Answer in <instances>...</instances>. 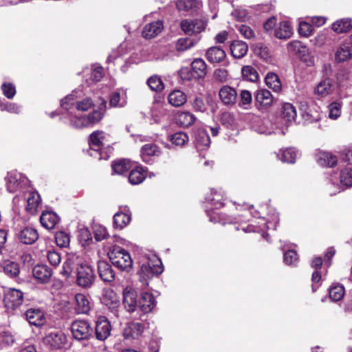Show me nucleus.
<instances>
[{
	"label": "nucleus",
	"mask_w": 352,
	"mask_h": 352,
	"mask_svg": "<svg viewBox=\"0 0 352 352\" xmlns=\"http://www.w3.org/2000/svg\"><path fill=\"white\" fill-rule=\"evenodd\" d=\"M163 272L161 260L155 255L143 263L140 271V283L141 289L148 286V281L154 276L160 274Z\"/></svg>",
	"instance_id": "obj_1"
},
{
	"label": "nucleus",
	"mask_w": 352,
	"mask_h": 352,
	"mask_svg": "<svg viewBox=\"0 0 352 352\" xmlns=\"http://www.w3.org/2000/svg\"><path fill=\"white\" fill-rule=\"evenodd\" d=\"M108 256L112 264L122 271L129 272L133 261L129 253L120 246L112 247L108 252Z\"/></svg>",
	"instance_id": "obj_2"
},
{
	"label": "nucleus",
	"mask_w": 352,
	"mask_h": 352,
	"mask_svg": "<svg viewBox=\"0 0 352 352\" xmlns=\"http://www.w3.org/2000/svg\"><path fill=\"white\" fill-rule=\"evenodd\" d=\"M94 106L90 98H85L77 100V96L73 93L61 100V107L68 111L69 114L74 113L75 110L86 111Z\"/></svg>",
	"instance_id": "obj_3"
},
{
	"label": "nucleus",
	"mask_w": 352,
	"mask_h": 352,
	"mask_svg": "<svg viewBox=\"0 0 352 352\" xmlns=\"http://www.w3.org/2000/svg\"><path fill=\"white\" fill-rule=\"evenodd\" d=\"M73 337L78 340H87L93 333V329L85 320H76L71 325Z\"/></svg>",
	"instance_id": "obj_4"
},
{
	"label": "nucleus",
	"mask_w": 352,
	"mask_h": 352,
	"mask_svg": "<svg viewBox=\"0 0 352 352\" xmlns=\"http://www.w3.org/2000/svg\"><path fill=\"white\" fill-rule=\"evenodd\" d=\"M207 21L203 19H184L181 21L180 27L182 31L188 35H196L204 32L206 28Z\"/></svg>",
	"instance_id": "obj_5"
},
{
	"label": "nucleus",
	"mask_w": 352,
	"mask_h": 352,
	"mask_svg": "<svg viewBox=\"0 0 352 352\" xmlns=\"http://www.w3.org/2000/svg\"><path fill=\"white\" fill-rule=\"evenodd\" d=\"M95 278L92 267L87 264H82L77 268V284L82 287H90Z\"/></svg>",
	"instance_id": "obj_6"
},
{
	"label": "nucleus",
	"mask_w": 352,
	"mask_h": 352,
	"mask_svg": "<svg viewBox=\"0 0 352 352\" xmlns=\"http://www.w3.org/2000/svg\"><path fill=\"white\" fill-rule=\"evenodd\" d=\"M107 135L102 131H96L93 132L89 136V144L90 149L93 151L90 153V155L93 157H98L102 158L100 151L104 144Z\"/></svg>",
	"instance_id": "obj_7"
},
{
	"label": "nucleus",
	"mask_w": 352,
	"mask_h": 352,
	"mask_svg": "<svg viewBox=\"0 0 352 352\" xmlns=\"http://www.w3.org/2000/svg\"><path fill=\"white\" fill-rule=\"evenodd\" d=\"M23 293L17 289L9 288L5 292L4 302L8 309H14L22 305Z\"/></svg>",
	"instance_id": "obj_8"
},
{
	"label": "nucleus",
	"mask_w": 352,
	"mask_h": 352,
	"mask_svg": "<svg viewBox=\"0 0 352 352\" xmlns=\"http://www.w3.org/2000/svg\"><path fill=\"white\" fill-rule=\"evenodd\" d=\"M66 342L67 338L61 331L52 332L43 338V343L52 349H61Z\"/></svg>",
	"instance_id": "obj_9"
},
{
	"label": "nucleus",
	"mask_w": 352,
	"mask_h": 352,
	"mask_svg": "<svg viewBox=\"0 0 352 352\" xmlns=\"http://www.w3.org/2000/svg\"><path fill=\"white\" fill-rule=\"evenodd\" d=\"M123 305L129 312H133L138 307L137 292L131 287L127 286L123 289Z\"/></svg>",
	"instance_id": "obj_10"
},
{
	"label": "nucleus",
	"mask_w": 352,
	"mask_h": 352,
	"mask_svg": "<svg viewBox=\"0 0 352 352\" xmlns=\"http://www.w3.org/2000/svg\"><path fill=\"white\" fill-rule=\"evenodd\" d=\"M352 58V41L346 40L340 45L335 52V60L342 63Z\"/></svg>",
	"instance_id": "obj_11"
},
{
	"label": "nucleus",
	"mask_w": 352,
	"mask_h": 352,
	"mask_svg": "<svg viewBox=\"0 0 352 352\" xmlns=\"http://www.w3.org/2000/svg\"><path fill=\"white\" fill-rule=\"evenodd\" d=\"M111 327L109 320L104 316L98 318L96 324V337L98 340H104L109 336Z\"/></svg>",
	"instance_id": "obj_12"
},
{
	"label": "nucleus",
	"mask_w": 352,
	"mask_h": 352,
	"mask_svg": "<svg viewBox=\"0 0 352 352\" xmlns=\"http://www.w3.org/2000/svg\"><path fill=\"white\" fill-rule=\"evenodd\" d=\"M101 302L112 311L116 310L120 305L119 296L111 289H107L104 290L101 298Z\"/></svg>",
	"instance_id": "obj_13"
},
{
	"label": "nucleus",
	"mask_w": 352,
	"mask_h": 352,
	"mask_svg": "<svg viewBox=\"0 0 352 352\" xmlns=\"http://www.w3.org/2000/svg\"><path fill=\"white\" fill-rule=\"evenodd\" d=\"M219 96L223 104L227 106L234 104L237 98L235 89L228 85H224L220 89Z\"/></svg>",
	"instance_id": "obj_14"
},
{
	"label": "nucleus",
	"mask_w": 352,
	"mask_h": 352,
	"mask_svg": "<svg viewBox=\"0 0 352 352\" xmlns=\"http://www.w3.org/2000/svg\"><path fill=\"white\" fill-rule=\"evenodd\" d=\"M155 302L156 301L152 294L144 292L138 301V308L142 313L147 314L153 309Z\"/></svg>",
	"instance_id": "obj_15"
},
{
	"label": "nucleus",
	"mask_w": 352,
	"mask_h": 352,
	"mask_svg": "<svg viewBox=\"0 0 352 352\" xmlns=\"http://www.w3.org/2000/svg\"><path fill=\"white\" fill-rule=\"evenodd\" d=\"M25 317L29 323L36 327L43 325L45 322L44 313L40 309H29L25 312Z\"/></svg>",
	"instance_id": "obj_16"
},
{
	"label": "nucleus",
	"mask_w": 352,
	"mask_h": 352,
	"mask_svg": "<svg viewBox=\"0 0 352 352\" xmlns=\"http://www.w3.org/2000/svg\"><path fill=\"white\" fill-rule=\"evenodd\" d=\"M34 277L42 283H48L52 276L50 267L45 265H37L32 270Z\"/></svg>",
	"instance_id": "obj_17"
},
{
	"label": "nucleus",
	"mask_w": 352,
	"mask_h": 352,
	"mask_svg": "<svg viewBox=\"0 0 352 352\" xmlns=\"http://www.w3.org/2000/svg\"><path fill=\"white\" fill-rule=\"evenodd\" d=\"M144 325L140 322H130L123 330V336L125 339L138 338L143 333Z\"/></svg>",
	"instance_id": "obj_18"
},
{
	"label": "nucleus",
	"mask_w": 352,
	"mask_h": 352,
	"mask_svg": "<svg viewBox=\"0 0 352 352\" xmlns=\"http://www.w3.org/2000/svg\"><path fill=\"white\" fill-rule=\"evenodd\" d=\"M98 271L100 278L104 282H111L115 278V273L107 261H100L98 263Z\"/></svg>",
	"instance_id": "obj_19"
},
{
	"label": "nucleus",
	"mask_w": 352,
	"mask_h": 352,
	"mask_svg": "<svg viewBox=\"0 0 352 352\" xmlns=\"http://www.w3.org/2000/svg\"><path fill=\"white\" fill-rule=\"evenodd\" d=\"M162 21L158 20L146 25L142 30V36L146 38H152L157 36L163 30Z\"/></svg>",
	"instance_id": "obj_20"
},
{
	"label": "nucleus",
	"mask_w": 352,
	"mask_h": 352,
	"mask_svg": "<svg viewBox=\"0 0 352 352\" xmlns=\"http://www.w3.org/2000/svg\"><path fill=\"white\" fill-rule=\"evenodd\" d=\"M226 56L224 50L217 46L210 47L206 53V59L212 64L221 63Z\"/></svg>",
	"instance_id": "obj_21"
},
{
	"label": "nucleus",
	"mask_w": 352,
	"mask_h": 352,
	"mask_svg": "<svg viewBox=\"0 0 352 352\" xmlns=\"http://www.w3.org/2000/svg\"><path fill=\"white\" fill-rule=\"evenodd\" d=\"M131 221V214L129 213L127 207L124 208L123 211H118L113 216V225L116 228L122 229Z\"/></svg>",
	"instance_id": "obj_22"
},
{
	"label": "nucleus",
	"mask_w": 352,
	"mask_h": 352,
	"mask_svg": "<svg viewBox=\"0 0 352 352\" xmlns=\"http://www.w3.org/2000/svg\"><path fill=\"white\" fill-rule=\"evenodd\" d=\"M160 150L158 146L152 143L144 144L141 148V157L146 163H149L153 156L160 155Z\"/></svg>",
	"instance_id": "obj_23"
},
{
	"label": "nucleus",
	"mask_w": 352,
	"mask_h": 352,
	"mask_svg": "<svg viewBox=\"0 0 352 352\" xmlns=\"http://www.w3.org/2000/svg\"><path fill=\"white\" fill-rule=\"evenodd\" d=\"M38 238L36 230L27 227L23 229L19 234V239L24 244H32Z\"/></svg>",
	"instance_id": "obj_24"
},
{
	"label": "nucleus",
	"mask_w": 352,
	"mask_h": 352,
	"mask_svg": "<svg viewBox=\"0 0 352 352\" xmlns=\"http://www.w3.org/2000/svg\"><path fill=\"white\" fill-rule=\"evenodd\" d=\"M176 123L182 127H188L195 121V116L188 111H178L175 117Z\"/></svg>",
	"instance_id": "obj_25"
},
{
	"label": "nucleus",
	"mask_w": 352,
	"mask_h": 352,
	"mask_svg": "<svg viewBox=\"0 0 352 352\" xmlns=\"http://www.w3.org/2000/svg\"><path fill=\"white\" fill-rule=\"evenodd\" d=\"M333 91V82L330 78L321 80L314 88V94L320 97H324Z\"/></svg>",
	"instance_id": "obj_26"
},
{
	"label": "nucleus",
	"mask_w": 352,
	"mask_h": 352,
	"mask_svg": "<svg viewBox=\"0 0 352 352\" xmlns=\"http://www.w3.org/2000/svg\"><path fill=\"white\" fill-rule=\"evenodd\" d=\"M58 221V217L53 212H44L40 217L41 223L47 230L53 229Z\"/></svg>",
	"instance_id": "obj_27"
},
{
	"label": "nucleus",
	"mask_w": 352,
	"mask_h": 352,
	"mask_svg": "<svg viewBox=\"0 0 352 352\" xmlns=\"http://www.w3.org/2000/svg\"><path fill=\"white\" fill-rule=\"evenodd\" d=\"M289 45L296 48H298V51L300 54V59L307 66L311 67L314 65V58L309 54V50L305 46H302L298 41L291 42Z\"/></svg>",
	"instance_id": "obj_28"
},
{
	"label": "nucleus",
	"mask_w": 352,
	"mask_h": 352,
	"mask_svg": "<svg viewBox=\"0 0 352 352\" xmlns=\"http://www.w3.org/2000/svg\"><path fill=\"white\" fill-rule=\"evenodd\" d=\"M331 29L337 34H342L349 32L352 29V19L344 18L335 21Z\"/></svg>",
	"instance_id": "obj_29"
},
{
	"label": "nucleus",
	"mask_w": 352,
	"mask_h": 352,
	"mask_svg": "<svg viewBox=\"0 0 352 352\" xmlns=\"http://www.w3.org/2000/svg\"><path fill=\"white\" fill-rule=\"evenodd\" d=\"M75 300V309L78 314H87L90 310L91 306L89 300L85 294H76Z\"/></svg>",
	"instance_id": "obj_30"
},
{
	"label": "nucleus",
	"mask_w": 352,
	"mask_h": 352,
	"mask_svg": "<svg viewBox=\"0 0 352 352\" xmlns=\"http://www.w3.org/2000/svg\"><path fill=\"white\" fill-rule=\"evenodd\" d=\"M248 45L241 41H233L230 45L231 54L235 58H243L248 52Z\"/></svg>",
	"instance_id": "obj_31"
},
{
	"label": "nucleus",
	"mask_w": 352,
	"mask_h": 352,
	"mask_svg": "<svg viewBox=\"0 0 352 352\" xmlns=\"http://www.w3.org/2000/svg\"><path fill=\"white\" fill-rule=\"evenodd\" d=\"M191 69L195 76V78L197 79L204 78L207 74L206 64L201 58L195 59L191 63Z\"/></svg>",
	"instance_id": "obj_32"
},
{
	"label": "nucleus",
	"mask_w": 352,
	"mask_h": 352,
	"mask_svg": "<svg viewBox=\"0 0 352 352\" xmlns=\"http://www.w3.org/2000/svg\"><path fill=\"white\" fill-rule=\"evenodd\" d=\"M3 272L10 278H16L20 272L19 265L17 263L6 260L1 263Z\"/></svg>",
	"instance_id": "obj_33"
},
{
	"label": "nucleus",
	"mask_w": 352,
	"mask_h": 352,
	"mask_svg": "<svg viewBox=\"0 0 352 352\" xmlns=\"http://www.w3.org/2000/svg\"><path fill=\"white\" fill-rule=\"evenodd\" d=\"M224 192L221 190L219 191L215 189H211L210 195L206 197V201L210 204L214 208H219L223 206Z\"/></svg>",
	"instance_id": "obj_34"
},
{
	"label": "nucleus",
	"mask_w": 352,
	"mask_h": 352,
	"mask_svg": "<svg viewBox=\"0 0 352 352\" xmlns=\"http://www.w3.org/2000/svg\"><path fill=\"white\" fill-rule=\"evenodd\" d=\"M176 6L179 11L197 10L201 6V2L198 0H177Z\"/></svg>",
	"instance_id": "obj_35"
},
{
	"label": "nucleus",
	"mask_w": 352,
	"mask_h": 352,
	"mask_svg": "<svg viewBox=\"0 0 352 352\" xmlns=\"http://www.w3.org/2000/svg\"><path fill=\"white\" fill-rule=\"evenodd\" d=\"M293 34L292 28L288 21H282L275 30V36L280 39H287Z\"/></svg>",
	"instance_id": "obj_36"
},
{
	"label": "nucleus",
	"mask_w": 352,
	"mask_h": 352,
	"mask_svg": "<svg viewBox=\"0 0 352 352\" xmlns=\"http://www.w3.org/2000/svg\"><path fill=\"white\" fill-rule=\"evenodd\" d=\"M297 113L296 108L291 103H284L282 106V117L286 124L294 122L296 118Z\"/></svg>",
	"instance_id": "obj_37"
},
{
	"label": "nucleus",
	"mask_w": 352,
	"mask_h": 352,
	"mask_svg": "<svg viewBox=\"0 0 352 352\" xmlns=\"http://www.w3.org/2000/svg\"><path fill=\"white\" fill-rule=\"evenodd\" d=\"M168 100L172 106L181 107L186 103V96L180 90H174L169 94Z\"/></svg>",
	"instance_id": "obj_38"
},
{
	"label": "nucleus",
	"mask_w": 352,
	"mask_h": 352,
	"mask_svg": "<svg viewBox=\"0 0 352 352\" xmlns=\"http://www.w3.org/2000/svg\"><path fill=\"white\" fill-rule=\"evenodd\" d=\"M22 175L15 173H10L6 177L7 189L10 192H15L21 184Z\"/></svg>",
	"instance_id": "obj_39"
},
{
	"label": "nucleus",
	"mask_w": 352,
	"mask_h": 352,
	"mask_svg": "<svg viewBox=\"0 0 352 352\" xmlns=\"http://www.w3.org/2000/svg\"><path fill=\"white\" fill-rule=\"evenodd\" d=\"M256 100L263 107H270L273 102V97L270 91L259 89L256 94Z\"/></svg>",
	"instance_id": "obj_40"
},
{
	"label": "nucleus",
	"mask_w": 352,
	"mask_h": 352,
	"mask_svg": "<svg viewBox=\"0 0 352 352\" xmlns=\"http://www.w3.org/2000/svg\"><path fill=\"white\" fill-rule=\"evenodd\" d=\"M41 203V197L38 192H32L28 197L26 210L30 214H34L37 212V208Z\"/></svg>",
	"instance_id": "obj_41"
},
{
	"label": "nucleus",
	"mask_w": 352,
	"mask_h": 352,
	"mask_svg": "<svg viewBox=\"0 0 352 352\" xmlns=\"http://www.w3.org/2000/svg\"><path fill=\"white\" fill-rule=\"evenodd\" d=\"M266 85L274 92L279 93L282 90V85L279 77L275 73H269L265 76Z\"/></svg>",
	"instance_id": "obj_42"
},
{
	"label": "nucleus",
	"mask_w": 352,
	"mask_h": 352,
	"mask_svg": "<svg viewBox=\"0 0 352 352\" xmlns=\"http://www.w3.org/2000/svg\"><path fill=\"white\" fill-rule=\"evenodd\" d=\"M210 139L205 130H199L195 134V144L199 149H204L209 146Z\"/></svg>",
	"instance_id": "obj_43"
},
{
	"label": "nucleus",
	"mask_w": 352,
	"mask_h": 352,
	"mask_svg": "<svg viewBox=\"0 0 352 352\" xmlns=\"http://www.w3.org/2000/svg\"><path fill=\"white\" fill-rule=\"evenodd\" d=\"M198 41L197 38H180L175 43V49L178 52H184L195 46Z\"/></svg>",
	"instance_id": "obj_44"
},
{
	"label": "nucleus",
	"mask_w": 352,
	"mask_h": 352,
	"mask_svg": "<svg viewBox=\"0 0 352 352\" xmlns=\"http://www.w3.org/2000/svg\"><path fill=\"white\" fill-rule=\"evenodd\" d=\"M146 177L145 171L142 167H137L132 170L129 175V182L133 185L142 183Z\"/></svg>",
	"instance_id": "obj_45"
},
{
	"label": "nucleus",
	"mask_w": 352,
	"mask_h": 352,
	"mask_svg": "<svg viewBox=\"0 0 352 352\" xmlns=\"http://www.w3.org/2000/svg\"><path fill=\"white\" fill-rule=\"evenodd\" d=\"M318 162L320 166L333 167L337 164V157L328 152L320 153Z\"/></svg>",
	"instance_id": "obj_46"
},
{
	"label": "nucleus",
	"mask_w": 352,
	"mask_h": 352,
	"mask_svg": "<svg viewBox=\"0 0 352 352\" xmlns=\"http://www.w3.org/2000/svg\"><path fill=\"white\" fill-rule=\"evenodd\" d=\"M146 84L152 91L155 92H160L164 88L162 80L157 75H153L148 78Z\"/></svg>",
	"instance_id": "obj_47"
},
{
	"label": "nucleus",
	"mask_w": 352,
	"mask_h": 352,
	"mask_svg": "<svg viewBox=\"0 0 352 352\" xmlns=\"http://www.w3.org/2000/svg\"><path fill=\"white\" fill-rule=\"evenodd\" d=\"M344 293L345 291L344 287L340 284L333 285L329 288V297L334 301H338L342 299L344 296Z\"/></svg>",
	"instance_id": "obj_48"
},
{
	"label": "nucleus",
	"mask_w": 352,
	"mask_h": 352,
	"mask_svg": "<svg viewBox=\"0 0 352 352\" xmlns=\"http://www.w3.org/2000/svg\"><path fill=\"white\" fill-rule=\"evenodd\" d=\"M340 184L346 187L352 186V166L346 167L340 173Z\"/></svg>",
	"instance_id": "obj_49"
},
{
	"label": "nucleus",
	"mask_w": 352,
	"mask_h": 352,
	"mask_svg": "<svg viewBox=\"0 0 352 352\" xmlns=\"http://www.w3.org/2000/svg\"><path fill=\"white\" fill-rule=\"evenodd\" d=\"M243 77L251 82H256L258 79V74L256 69L251 65H245L242 67Z\"/></svg>",
	"instance_id": "obj_50"
},
{
	"label": "nucleus",
	"mask_w": 352,
	"mask_h": 352,
	"mask_svg": "<svg viewBox=\"0 0 352 352\" xmlns=\"http://www.w3.org/2000/svg\"><path fill=\"white\" fill-rule=\"evenodd\" d=\"M110 105L113 107H122L126 104V94L120 95L119 92H113L110 96Z\"/></svg>",
	"instance_id": "obj_51"
},
{
	"label": "nucleus",
	"mask_w": 352,
	"mask_h": 352,
	"mask_svg": "<svg viewBox=\"0 0 352 352\" xmlns=\"http://www.w3.org/2000/svg\"><path fill=\"white\" fill-rule=\"evenodd\" d=\"M129 168V163L125 160H121L112 164L113 173L118 175H122L126 173Z\"/></svg>",
	"instance_id": "obj_52"
},
{
	"label": "nucleus",
	"mask_w": 352,
	"mask_h": 352,
	"mask_svg": "<svg viewBox=\"0 0 352 352\" xmlns=\"http://www.w3.org/2000/svg\"><path fill=\"white\" fill-rule=\"evenodd\" d=\"M189 140L188 135L184 132H177L171 135L170 141L176 146H184Z\"/></svg>",
	"instance_id": "obj_53"
},
{
	"label": "nucleus",
	"mask_w": 352,
	"mask_h": 352,
	"mask_svg": "<svg viewBox=\"0 0 352 352\" xmlns=\"http://www.w3.org/2000/svg\"><path fill=\"white\" fill-rule=\"evenodd\" d=\"M298 151L294 148H290L283 150L280 160L284 162L294 163L298 156Z\"/></svg>",
	"instance_id": "obj_54"
},
{
	"label": "nucleus",
	"mask_w": 352,
	"mask_h": 352,
	"mask_svg": "<svg viewBox=\"0 0 352 352\" xmlns=\"http://www.w3.org/2000/svg\"><path fill=\"white\" fill-rule=\"evenodd\" d=\"M329 118L332 120H336L340 116L342 104L338 102H331L329 107Z\"/></svg>",
	"instance_id": "obj_55"
},
{
	"label": "nucleus",
	"mask_w": 352,
	"mask_h": 352,
	"mask_svg": "<svg viewBox=\"0 0 352 352\" xmlns=\"http://www.w3.org/2000/svg\"><path fill=\"white\" fill-rule=\"evenodd\" d=\"M86 116H71L70 124L76 128L82 129L84 127H88Z\"/></svg>",
	"instance_id": "obj_56"
},
{
	"label": "nucleus",
	"mask_w": 352,
	"mask_h": 352,
	"mask_svg": "<svg viewBox=\"0 0 352 352\" xmlns=\"http://www.w3.org/2000/svg\"><path fill=\"white\" fill-rule=\"evenodd\" d=\"M298 31L300 36L308 37L312 34L313 28L310 23L305 21H300Z\"/></svg>",
	"instance_id": "obj_57"
},
{
	"label": "nucleus",
	"mask_w": 352,
	"mask_h": 352,
	"mask_svg": "<svg viewBox=\"0 0 352 352\" xmlns=\"http://www.w3.org/2000/svg\"><path fill=\"white\" fill-rule=\"evenodd\" d=\"M56 244L61 247L65 248L69 244V236L64 232H58L55 235Z\"/></svg>",
	"instance_id": "obj_58"
},
{
	"label": "nucleus",
	"mask_w": 352,
	"mask_h": 352,
	"mask_svg": "<svg viewBox=\"0 0 352 352\" xmlns=\"http://www.w3.org/2000/svg\"><path fill=\"white\" fill-rule=\"evenodd\" d=\"M102 113L100 111H94L86 116L88 127L98 123L102 118Z\"/></svg>",
	"instance_id": "obj_59"
},
{
	"label": "nucleus",
	"mask_w": 352,
	"mask_h": 352,
	"mask_svg": "<svg viewBox=\"0 0 352 352\" xmlns=\"http://www.w3.org/2000/svg\"><path fill=\"white\" fill-rule=\"evenodd\" d=\"M74 261L72 258H68L63 265V270L60 271L62 274L65 278H68L71 276L73 271Z\"/></svg>",
	"instance_id": "obj_60"
},
{
	"label": "nucleus",
	"mask_w": 352,
	"mask_h": 352,
	"mask_svg": "<svg viewBox=\"0 0 352 352\" xmlns=\"http://www.w3.org/2000/svg\"><path fill=\"white\" fill-rule=\"evenodd\" d=\"M47 258L50 263L54 267L58 265L61 261L60 254L57 252L52 250L47 251Z\"/></svg>",
	"instance_id": "obj_61"
},
{
	"label": "nucleus",
	"mask_w": 352,
	"mask_h": 352,
	"mask_svg": "<svg viewBox=\"0 0 352 352\" xmlns=\"http://www.w3.org/2000/svg\"><path fill=\"white\" fill-rule=\"evenodd\" d=\"M108 235L107 230L105 227L98 225L94 228V237L96 241H100L107 238Z\"/></svg>",
	"instance_id": "obj_62"
},
{
	"label": "nucleus",
	"mask_w": 352,
	"mask_h": 352,
	"mask_svg": "<svg viewBox=\"0 0 352 352\" xmlns=\"http://www.w3.org/2000/svg\"><path fill=\"white\" fill-rule=\"evenodd\" d=\"M179 75L183 80L196 79L192 69L189 67H182L179 72Z\"/></svg>",
	"instance_id": "obj_63"
},
{
	"label": "nucleus",
	"mask_w": 352,
	"mask_h": 352,
	"mask_svg": "<svg viewBox=\"0 0 352 352\" xmlns=\"http://www.w3.org/2000/svg\"><path fill=\"white\" fill-rule=\"evenodd\" d=\"M3 94L9 99L12 98L16 94L14 86L11 83H3L1 86Z\"/></svg>",
	"instance_id": "obj_64"
}]
</instances>
